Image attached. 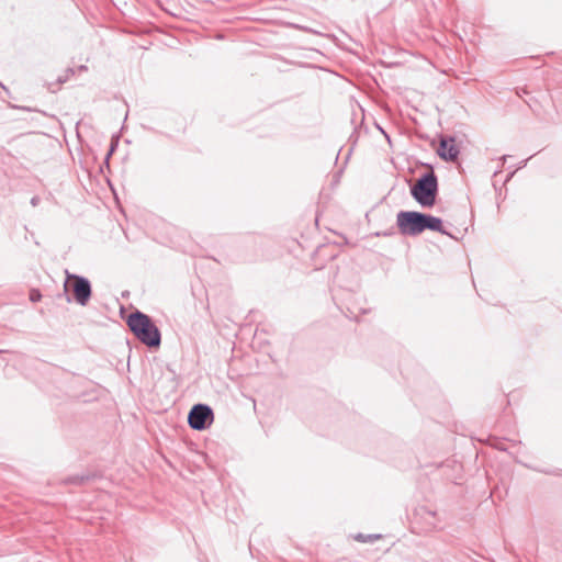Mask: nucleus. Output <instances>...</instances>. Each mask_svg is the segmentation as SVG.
Listing matches in <instances>:
<instances>
[{
  "label": "nucleus",
  "instance_id": "2",
  "mask_svg": "<svg viewBox=\"0 0 562 562\" xmlns=\"http://www.w3.org/2000/svg\"><path fill=\"white\" fill-rule=\"evenodd\" d=\"M438 181L434 171L423 175L411 188L412 196L424 207H430L436 202Z\"/></svg>",
  "mask_w": 562,
  "mask_h": 562
},
{
  "label": "nucleus",
  "instance_id": "9",
  "mask_svg": "<svg viewBox=\"0 0 562 562\" xmlns=\"http://www.w3.org/2000/svg\"><path fill=\"white\" fill-rule=\"evenodd\" d=\"M40 297H41L40 292H36V293H32V294H31V300H32V301H37V300H40Z\"/></svg>",
  "mask_w": 562,
  "mask_h": 562
},
{
  "label": "nucleus",
  "instance_id": "5",
  "mask_svg": "<svg viewBox=\"0 0 562 562\" xmlns=\"http://www.w3.org/2000/svg\"><path fill=\"white\" fill-rule=\"evenodd\" d=\"M213 411L209 405L195 404L188 415V424L194 430H203L213 422Z\"/></svg>",
  "mask_w": 562,
  "mask_h": 562
},
{
  "label": "nucleus",
  "instance_id": "4",
  "mask_svg": "<svg viewBox=\"0 0 562 562\" xmlns=\"http://www.w3.org/2000/svg\"><path fill=\"white\" fill-rule=\"evenodd\" d=\"M65 290H70L72 292L75 301L81 305L86 306L91 297V284L90 281L81 276L77 274H67V279L65 282Z\"/></svg>",
  "mask_w": 562,
  "mask_h": 562
},
{
  "label": "nucleus",
  "instance_id": "11",
  "mask_svg": "<svg viewBox=\"0 0 562 562\" xmlns=\"http://www.w3.org/2000/svg\"><path fill=\"white\" fill-rule=\"evenodd\" d=\"M80 69H81V70H86V69H87V67H86V66H81V67H80Z\"/></svg>",
  "mask_w": 562,
  "mask_h": 562
},
{
  "label": "nucleus",
  "instance_id": "7",
  "mask_svg": "<svg viewBox=\"0 0 562 562\" xmlns=\"http://www.w3.org/2000/svg\"><path fill=\"white\" fill-rule=\"evenodd\" d=\"M426 229L447 234L442 227L441 218L423 213V232Z\"/></svg>",
  "mask_w": 562,
  "mask_h": 562
},
{
  "label": "nucleus",
  "instance_id": "3",
  "mask_svg": "<svg viewBox=\"0 0 562 562\" xmlns=\"http://www.w3.org/2000/svg\"><path fill=\"white\" fill-rule=\"evenodd\" d=\"M396 225L404 236H417L423 233V213L401 211L396 215Z\"/></svg>",
  "mask_w": 562,
  "mask_h": 562
},
{
  "label": "nucleus",
  "instance_id": "1",
  "mask_svg": "<svg viewBox=\"0 0 562 562\" xmlns=\"http://www.w3.org/2000/svg\"><path fill=\"white\" fill-rule=\"evenodd\" d=\"M127 325L134 336L149 348H158L161 344V335L151 318L140 311L128 315Z\"/></svg>",
  "mask_w": 562,
  "mask_h": 562
},
{
  "label": "nucleus",
  "instance_id": "10",
  "mask_svg": "<svg viewBox=\"0 0 562 562\" xmlns=\"http://www.w3.org/2000/svg\"><path fill=\"white\" fill-rule=\"evenodd\" d=\"M113 151H114V148H113V147H111V150L109 151L108 157H109Z\"/></svg>",
  "mask_w": 562,
  "mask_h": 562
},
{
  "label": "nucleus",
  "instance_id": "6",
  "mask_svg": "<svg viewBox=\"0 0 562 562\" xmlns=\"http://www.w3.org/2000/svg\"><path fill=\"white\" fill-rule=\"evenodd\" d=\"M438 155L448 161H453L459 156V149L454 144L453 138H441L439 147H438Z\"/></svg>",
  "mask_w": 562,
  "mask_h": 562
},
{
  "label": "nucleus",
  "instance_id": "8",
  "mask_svg": "<svg viewBox=\"0 0 562 562\" xmlns=\"http://www.w3.org/2000/svg\"><path fill=\"white\" fill-rule=\"evenodd\" d=\"M38 203H40V198H38V196H33V198L31 199V204H32L33 206L38 205Z\"/></svg>",
  "mask_w": 562,
  "mask_h": 562
}]
</instances>
